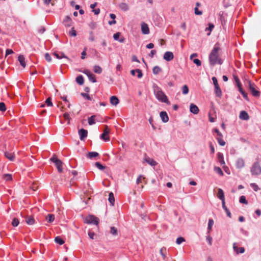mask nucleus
<instances>
[{"mask_svg": "<svg viewBox=\"0 0 261 261\" xmlns=\"http://www.w3.org/2000/svg\"><path fill=\"white\" fill-rule=\"evenodd\" d=\"M86 50V48H85L84 49V50L81 53V59H85V56L87 55Z\"/></svg>", "mask_w": 261, "mask_h": 261, "instance_id": "e2e57ef3", "label": "nucleus"}, {"mask_svg": "<svg viewBox=\"0 0 261 261\" xmlns=\"http://www.w3.org/2000/svg\"><path fill=\"white\" fill-rule=\"evenodd\" d=\"M45 58L47 62H50L51 61V58L50 55L48 53H46L45 55Z\"/></svg>", "mask_w": 261, "mask_h": 261, "instance_id": "13d9d810", "label": "nucleus"}, {"mask_svg": "<svg viewBox=\"0 0 261 261\" xmlns=\"http://www.w3.org/2000/svg\"><path fill=\"white\" fill-rule=\"evenodd\" d=\"M53 55L55 56L57 59H61L62 58H67V57L63 53H57L54 52Z\"/></svg>", "mask_w": 261, "mask_h": 261, "instance_id": "a878e982", "label": "nucleus"}, {"mask_svg": "<svg viewBox=\"0 0 261 261\" xmlns=\"http://www.w3.org/2000/svg\"><path fill=\"white\" fill-rule=\"evenodd\" d=\"M95 166L99 170H103L105 169L106 167L101 164L99 162H96Z\"/></svg>", "mask_w": 261, "mask_h": 261, "instance_id": "c9c22d12", "label": "nucleus"}, {"mask_svg": "<svg viewBox=\"0 0 261 261\" xmlns=\"http://www.w3.org/2000/svg\"><path fill=\"white\" fill-rule=\"evenodd\" d=\"M110 233L114 236L117 235L118 231L117 228L114 226L111 227Z\"/></svg>", "mask_w": 261, "mask_h": 261, "instance_id": "e433bc0d", "label": "nucleus"}, {"mask_svg": "<svg viewBox=\"0 0 261 261\" xmlns=\"http://www.w3.org/2000/svg\"><path fill=\"white\" fill-rule=\"evenodd\" d=\"M136 72L138 73L137 76L138 78H141L142 77L143 74L142 73V71L140 69H136Z\"/></svg>", "mask_w": 261, "mask_h": 261, "instance_id": "bf43d9fd", "label": "nucleus"}, {"mask_svg": "<svg viewBox=\"0 0 261 261\" xmlns=\"http://www.w3.org/2000/svg\"><path fill=\"white\" fill-rule=\"evenodd\" d=\"M119 100L116 96H112L110 98V102L112 105L116 106L118 104Z\"/></svg>", "mask_w": 261, "mask_h": 261, "instance_id": "6ab92c4d", "label": "nucleus"}, {"mask_svg": "<svg viewBox=\"0 0 261 261\" xmlns=\"http://www.w3.org/2000/svg\"><path fill=\"white\" fill-rule=\"evenodd\" d=\"M217 158L218 162H219L220 164L222 166L223 165L224 166L225 165V161L224 160L223 158V155L222 153L219 152L217 154Z\"/></svg>", "mask_w": 261, "mask_h": 261, "instance_id": "dca6fc26", "label": "nucleus"}, {"mask_svg": "<svg viewBox=\"0 0 261 261\" xmlns=\"http://www.w3.org/2000/svg\"><path fill=\"white\" fill-rule=\"evenodd\" d=\"M76 82L80 85H83L84 80L83 76L81 75L77 76L76 78Z\"/></svg>", "mask_w": 261, "mask_h": 261, "instance_id": "c756f323", "label": "nucleus"}, {"mask_svg": "<svg viewBox=\"0 0 261 261\" xmlns=\"http://www.w3.org/2000/svg\"><path fill=\"white\" fill-rule=\"evenodd\" d=\"M212 81L213 82V84L214 85V86H218L219 85L218 83L217 79V78L216 77H212Z\"/></svg>", "mask_w": 261, "mask_h": 261, "instance_id": "338daca9", "label": "nucleus"}, {"mask_svg": "<svg viewBox=\"0 0 261 261\" xmlns=\"http://www.w3.org/2000/svg\"><path fill=\"white\" fill-rule=\"evenodd\" d=\"M45 104L48 107L53 106V103L51 102V98L50 97H48L46 99L45 102Z\"/></svg>", "mask_w": 261, "mask_h": 261, "instance_id": "c03bdc74", "label": "nucleus"}, {"mask_svg": "<svg viewBox=\"0 0 261 261\" xmlns=\"http://www.w3.org/2000/svg\"><path fill=\"white\" fill-rule=\"evenodd\" d=\"M94 71L96 73L100 74L102 72V69L100 66L95 65L94 67Z\"/></svg>", "mask_w": 261, "mask_h": 261, "instance_id": "72a5a7b5", "label": "nucleus"}, {"mask_svg": "<svg viewBox=\"0 0 261 261\" xmlns=\"http://www.w3.org/2000/svg\"><path fill=\"white\" fill-rule=\"evenodd\" d=\"M121 35V33L120 32H117L114 34L113 38L115 40H119V37Z\"/></svg>", "mask_w": 261, "mask_h": 261, "instance_id": "5fc2aeb1", "label": "nucleus"}, {"mask_svg": "<svg viewBox=\"0 0 261 261\" xmlns=\"http://www.w3.org/2000/svg\"><path fill=\"white\" fill-rule=\"evenodd\" d=\"M154 94L156 98L162 102H165L167 105H170V102L168 100L167 96L165 93L159 89H156L154 90Z\"/></svg>", "mask_w": 261, "mask_h": 261, "instance_id": "7ed1b4c3", "label": "nucleus"}, {"mask_svg": "<svg viewBox=\"0 0 261 261\" xmlns=\"http://www.w3.org/2000/svg\"><path fill=\"white\" fill-rule=\"evenodd\" d=\"M215 93L217 96L220 97L222 96V91L219 86H215Z\"/></svg>", "mask_w": 261, "mask_h": 261, "instance_id": "5701e85b", "label": "nucleus"}, {"mask_svg": "<svg viewBox=\"0 0 261 261\" xmlns=\"http://www.w3.org/2000/svg\"><path fill=\"white\" fill-rule=\"evenodd\" d=\"M63 116H64V119L65 120H67L68 121V123H67L69 124V123H70V118L69 114L67 113H65L64 114Z\"/></svg>", "mask_w": 261, "mask_h": 261, "instance_id": "8fccbe9b", "label": "nucleus"}, {"mask_svg": "<svg viewBox=\"0 0 261 261\" xmlns=\"http://www.w3.org/2000/svg\"><path fill=\"white\" fill-rule=\"evenodd\" d=\"M194 13L196 15H200L202 14V11H199L197 7L194 8Z\"/></svg>", "mask_w": 261, "mask_h": 261, "instance_id": "603ef678", "label": "nucleus"}, {"mask_svg": "<svg viewBox=\"0 0 261 261\" xmlns=\"http://www.w3.org/2000/svg\"><path fill=\"white\" fill-rule=\"evenodd\" d=\"M217 197L221 201L225 200L224 193L223 191L220 188L218 190Z\"/></svg>", "mask_w": 261, "mask_h": 261, "instance_id": "f3484780", "label": "nucleus"}, {"mask_svg": "<svg viewBox=\"0 0 261 261\" xmlns=\"http://www.w3.org/2000/svg\"><path fill=\"white\" fill-rule=\"evenodd\" d=\"M237 167L238 168H242L245 166V162L243 159L239 158L236 162Z\"/></svg>", "mask_w": 261, "mask_h": 261, "instance_id": "2eb2a0df", "label": "nucleus"}, {"mask_svg": "<svg viewBox=\"0 0 261 261\" xmlns=\"http://www.w3.org/2000/svg\"><path fill=\"white\" fill-rule=\"evenodd\" d=\"M89 35H90V36H89V40H90V41H94V40H95V37H94V36L93 32H92V31H91V32H90L89 33Z\"/></svg>", "mask_w": 261, "mask_h": 261, "instance_id": "6e6d98bb", "label": "nucleus"}, {"mask_svg": "<svg viewBox=\"0 0 261 261\" xmlns=\"http://www.w3.org/2000/svg\"><path fill=\"white\" fill-rule=\"evenodd\" d=\"M145 161L149 165L154 166L157 165V163L154 161L152 159L148 158L145 159Z\"/></svg>", "mask_w": 261, "mask_h": 261, "instance_id": "c85d7f7f", "label": "nucleus"}, {"mask_svg": "<svg viewBox=\"0 0 261 261\" xmlns=\"http://www.w3.org/2000/svg\"><path fill=\"white\" fill-rule=\"evenodd\" d=\"M161 71V68L158 66H154L152 69V72L154 74H158Z\"/></svg>", "mask_w": 261, "mask_h": 261, "instance_id": "f704fd0d", "label": "nucleus"}, {"mask_svg": "<svg viewBox=\"0 0 261 261\" xmlns=\"http://www.w3.org/2000/svg\"><path fill=\"white\" fill-rule=\"evenodd\" d=\"M190 112L194 114H197L199 112V109L197 106L193 103H191L190 106Z\"/></svg>", "mask_w": 261, "mask_h": 261, "instance_id": "ddd939ff", "label": "nucleus"}, {"mask_svg": "<svg viewBox=\"0 0 261 261\" xmlns=\"http://www.w3.org/2000/svg\"><path fill=\"white\" fill-rule=\"evenodd\" d=\"M96 117L95 115H92L90 117L88 118V123L89 125H91L95 123V118Z\"/></svg>", "mask_w": 261, "mask_h": 261, "instance_id": "7c9ffc66", "label": "nucleus"}, {"mask_svg": "<svg viewBox=\"0 0 261 261\" xmlns=\"http://www.w3.org/2000/svg\"><path fill=\"white\" fill-rule=\"evenodd\" d=\"M5 155L10 161H13L14 160L15 156L14 153L6 152L5 153Z\"/></svg>", "mask_w": 261, "mask_h": 261, "instance_id": "4be33fe9", "label": "nucleus"}, {"mask_svg": "<svg viewBox=\"0 0 261 261\" xmlns=\"http://www.w3.org/2000/svg\"><path fill=\"white\" fill-rule=\"evenodd\" d=\"M25 222L29 225H33L35 223L33 217L30 216L25 218Z\"/></svg>", "mask_w": 261, "mask_h": 261, "instance_id": "412c9836", "label": "nucleus"}, {"mask_svg": "<svg viewBox=\"0 0 261 261\" xmlns=\"http://www.w3.org/2000/svg\"><path fill=\"white\" fill-rule=\"evenodd\" d=\"M89 80L91 81L93 83H95L96 82L95 76L94 74H93L92 73H91L89 76H88Z\"/></svg>", "mask_w": 261, "mask_h": 261, "instance_id": "58836bf2", "label": "nucleus"}, {"mask_svg": "<svg viewBox=\"0 0 261 261\" xmlns=\"http://www.w3.org/2000/svg\"><path fill=\"white\" fill-rule=\"evenodd\" d=\"M81 94L83 97H86L88 100H91V97L88 94L84 93H81Z\"/></svg>", "mask_w": 261, "mask_h": 261, "instance_id": "680f3d73", "label": "nucleus"}, {"mask_svg": "<svg viewBox=\"0 0 261 261\" xmlns=\"http://www.w3.org/2000/svg\"><path fill=\"white\" fill-rule=\"evenodd\" d=\"M46 220L48 223L53 222L55 220V216L54 214H49L46 216Z\"/></svg>", "mask_w": 261, "mask_h": 261, "instance_id": "cd10ccee", "label": "nucleus"}, {"mask_svg": "<svg viewBox=\"0 0 261 261\" xmlns=\"http://www.w3.org/2000/svg\"><path fill=\"white\" fill-rule=\"evenodd\" d=\"M220 48L218 46H215L209 55V61L211 66H214L216 64H221L222 60L219 58L218 51Z\"/></svg>", "mask_w": 261, "mask_h": 261, "instance_id": "f257e3e1", "label": "nucleus"}, {"mask_svg": "<svg viewBox=\"0 0 261 261\" xmlns=\"http://www.w3.org/2000/svg\"><path fill=\"white\" fill-rule=\"evenodd\" d=\"M185 239L184 238H182V237H179V238H178L176 239V243L177 244H180L182 242H185Z\"/></svg>", "mask_w": 261, "mask_h": 261, "instance_id": "3c124183", "label": "nucleus"}, {"mask_svg": "<svg viewBox=\"0 0 261 261\" xmlns=\"http://www.w3.org/2000/svg\"><path fill=\"white\" fill-rule=\"evenodd\" d=\"M214 224V221L213 219H210L208 220L207 229L210 231L212 229V227Z\"/></svg>", "mask_w": 261, "mask_h": 261, "instance_id": "a19ab883", "label": "nucleus"}, {"mask_svg": "<svg viewBox=\"0 0 261 261\" xmlns=\"http://www.w3.org/2000/svg\"><path fill=\"white\" fill-rule=\"evenodd\" d=\"M193 62L196 64L197 66H200L201 65V61L198 59H195L193 60Z\"/></svg>", "mask_w": 261, "mask_h": 261, "instance_id": "4d7b16f0", "label": "nucleus"}, {"mask_svg": "<svg viewBox=\"0 0 261 261\" xmlns=\"http://www.w3.org/2000/svg\"><path fill=\"white\" fill-rule=\"evenodd\" d=\"M160 252L164 259H165L166 257V249L165 248H162L160 250Z\"/></svg>", "mask_w": 261, "mask_h": 261, "instance_id": "473e14b6", "label": "nucleus"}, {"mask_svg": "<svg viewBox=\"0 0 261 261\" xmlns=\"http://www.w3.org/2000/svg\"><path fill=\"white\" fill-rule=\"evenodd\" d=\"M141 31L143 34H148L149 33V29L147 24L145 22L141 23Z\"/></svg>", "mask_w": 261, "mask_h": 261, "instance_id": "9b49d317", "label": "nucleus"}, {"mask_svg": "<svg viewBox=\"0 0 261 261\" xmlns=\"http://www.w3.org/2000/svg\"><path fill=\"white\" fill-rule=\"evenodd\" d=\"M18 60L23 68H25L26 64L24 56L23 55H19L18 58Z\"/></svg>", "mask_w": 261, "mask_h": 261, "instance_id": "aec40b11", "label": "nucleus"}, {"mask_svg": "<svg viewBox=\"0 0 261 261\" xmlns=\"http://www.w3.org/2000/svg\"><path fill=\"white\" fill-rule=\"evenodd\" d=\"M4 178L6 180V181H9V180H12V175L11 174H4Z\"/></svg>", "mask_w": 261, "mask_h": 261, "instance_id": "a18cd8bd", "label": "nucleus"}, {"mask_svg": "<svg viewBox=\"0 0 261 261\" xmlns=\"http://www.w3.org/2000/svg\"><path fill=\"white\" fill-rule=\"evenodd\" d=\"M19 223V221L18 220V219L17 218H14L12 222V225L14 226V227H16L18 225Z\"/></svg>", "mask_w": 261, "mask_h": 261, "instance_id": "79ce46f5", "label": "nucleus"}, {"mask_svg": "<svg viewBox=\"0 0 261 261\" xmlns=\"http://www.w3.org/2000/svg\"><path fill=\"white\" fill-rule=\"evenodd\" d=\"M98 155V153L96 152H89L87 154L86 156L87 158L92 159L93 158L97 157Z\"/></svg>", "mask_w": 261, "mask_h": 261, "instance_id": "393cba45", "label": "nucleus"}, {"mask_svg": "<svg viewBox=\"0 0 261 261\" xmlns=\"http://www.w3.org/2000/svg\"><path fill=\"white\" fill-rule=\"evenodd\" d=\"M63 23L65 27H69L71 26L72 21L71 18L69 16H66L64 20L63 21Z\"/></svg>", "mask_w": 261, "mask_h": 261, "instance_id": "f8f14e48", "label": "nucleus"}, {"mask_svg": "<svg viewBox=\"0 0 261 261\" xmlns=\"http://www.w3.org/2000/svg\"><path fill=\"white\" fill-rule=\"evenodd\" d=\"M214 28V24H213L212 23H210L208 28H206L205 29V31L209 30L211 32V31H212V30Z\"/></svg>", "mask_w": 261, "mask_h": 261, "instance_id": "774afa93", "label": "nucleus"}, {"mask_svg": "<svg viewBox=\"0 0 261 261\" xmlns=\"http://www.w3.org/2000/svg\"><path fill=\"white\" fill-rule=\"evenodd\" d=\"M144 179L145 178L142 175H140L137 179V184H139V183L142 182V180Z\"/></svg>", "mask_w": 261, "mask_h": 261, "instance_id": "052dcab7", "label": "nucleus"}, {"mask_svg": "<svg viewBox=\"0 0 261 261\" xmlns=\"http://www.w3.org/2000/svg\"><path fill=\"white\" fill-rule=\"evenodd\" d=\"M247 87L251 94L255 97H258L260 96V92L258 91L255 84L250 80L247 81Z\"/></svg>", "mask_w": 261, "mask_h": 261, "instance_id": "f03ea898", "label": "nucleus"}, {"mask_svg": "<svg viewBox=\"0 0 261 261\" xmlns=\"http://www.w3.org/2000/svg\"><path fill=\"white\" fill-rule=\"evenodd\" d=\"M110 131L108 128V126L107 125L105 126V129L103 130V133L101 135L100 138L103 140L105 141H108L110 140L109 137L108 136L109 134Z\"/></svg>", "mask_w": 261, "mask_h": 261, "instance_id": "0eeeda50", "label": "nucleus"}, {"mask_svg": "<svg viewBox=\"0 0 261 261\" xmlns=\"http://www.w3.org/2000/svg\"><path fill=\"white\" fill-rule=\"evenodd\" d=\"M50 160L55 164L58 172L61 173L63 171V162L57 158L56 154H54L52 158L50 159Z\"/></svg>", "mask_w": 261, "mask_h": 261, "instance_id": "39448f33", "label": "nucleus"}, {"mask_svg": "<svg viewBox=\"0 0 261 261\" xmlns=\"http://www.w3.org/2000/svg\"><path fill=\"white\" fill-rule=\"evenodd\" d=\"M79 134L81 140H84L87 137L88 131L84 128H82L79 130Z\"/></svg>", "mask_w": 261, "mask_h": 261, "instance_id": "1a4fd4ad", "label": "nucleus"}, {"mask_svg": "<svg viewBox=\"0 0 261 261\" xmlns=\"http://www.w3.org/2000/svg\"><path fill=\"white\" fill-rule=\"evenodd\" d=\"M119 7L123 11H126L129 9L128 5L124 3H120Z\"/></svg>", "mask_w": 261, "mask_h": 261, "instance_id": "b1692460", "label": "nucleus"}, {"mask_svg": "<svg viewBox=\"0 0 261 261\" xmlns=\"http://www.w3.org/2000/svg\"><path fill=\"white\" fill-rule=\"evenodd\" d=\"M233 249L234 251L236 252L237 254L239 253H243L245 252V249L244 247H240L239 248L237 245V243H234L233 244Z\"/></svg>", "mask_w": 261, "mask_h": 261, "instance_id": "6e6552de", "label": "nucleus"}, {"mask_svg": "<svg viewBox=\"0 0 261 261\" xmlns=\"http://www.w3.org/2000/svg\"><path fill=\"white\" fill-rule=\"evenodd\" d=\"M174 58V55L172 52L171 51H166L164 54V59L167 61H170L173 60Z\"/></svg>", "mask_w": 261, "mask_h": 261, "instance_id": "9d476101", "label": "nucleus"}, {"mask_svg": "<svg viewBox=\"0 0 261 261\" xmlns=\"http://www.w3.org/2000/svg\"><path fill=\"white\" fill-rule=\"evenodd\" d=\"M55 241L60 245H62L64 243V241L59 237H56Z\"/></svg>", "mask_w": 261, "mask_h": 261, "instance_id": "2f4dec72", "label": "nucleus"}, {"mask_svg": "<svg viewBox=\"0 0 261 261\" xmlns=\"http://www.w3.org/2000/svg\"><path fill=\"white\" fill-rule=\"evenodd\" d=\"M108 200L112 205H114L115 198H114V194L112 192H110L109 193Z\"/></svg>", "mask_w": 261, "mask_h": 261, "instance_id": "bb28decb", "label": "nucleus"}, {"mask_svg": "<svg viewBox=\"0 0 261 261\" xmlns=\"http://www.w3.org/2000/svg\"><path fill=\"white\" fill-rule=\"evenodd\" d=\"M6 110V108L5 104L3 102H0V111L4 112V111H5Z\"/></svg>", "mask_w": 261, "mask_h": 261, "instance_id": "09e8293b", "label": "nucleus"}, {"mask_svg": "<svg viewBox=\"0 0 261 261\" xmlns=\"http://www.w3.org/2000/svg\"><path fill=\"white\" fill-rule=\"evenodd\" d=\"M240 202L242 203L247 204V201L246 199V197L244 196H241L240 198Z\"/></svg>", "mask_w": 261, "mask_h": 261, "instance_id": "49530a36", "label": "nucleus"}, {"mask_svg": "<svg viewBox=\"0 0 261 261\" xmlns=\"http://www.w3.org/2000/svg\"><path fill=\"white\" fill-rule=\"evenodd\" d=\"M239 117L240 119L245 120H247L249 118L248 114L246 111H242L241 112Z\"/></svg>", "mask_w": 261, "mask_h": 261, "instance_id": "a211bd4d", "label": "nucleus"}, {"mask_svg": "<svg viewBox=\"0 0 261 261\" xmlns=\"http://www.w3.org/2000/svg\"><path fill=\"white\" fill-rule=\"evenodd\" d=\"M214 171L219 174L220 175L223 176V173L221 169L219 167H215Z\"/></svg>", "mask_w": 261, "mask_h": 261, "instance_id": "ea45409f", "label": "nucleus"}, {"mask_svg": "<svg viewBox=\"0 0 261 261\" xmlns=\"http://www.w3.org/2000/svg\"><path fill=\"white\" fill-rule=\"evenodd\" d=\"M182 93L184 94H187L189 92V88H188V87L185 85H184L182 88Z\"/></svg>", "mask_w": 261, "mask_h": 261, "instance_id": "37998d69", "label": "nucleus"}, {"mask_svg": "<svg viewBox=\"0 0 261 261\" xmlns=\"http://www.w3.org/2000/svg\"><path fill=\"white\" fill-rule=\"evenodd\" d=\"M222 137H218L217 139L218 142V143L221 146H224L225 145V142L222 139Z\"/></svg>", "mask_w": 261, "mask_h": 261, "instance_id": "4c0bfd02", "label": "nucleus"}, {"mask_svg": "<svg viewBox=\"0 0 261 261\" xmlns=\"http://www.w3.org/2000/svg\"><path fill=\"white\" fill-rule=\"evenodd\" d=\"M89 26L90 29L93 30L95 29L97 27V24L96 22L92 21L89 24Z\"/></svg>", "mask_w": 261, "mask_h": 261, "instance_id": "de8ad7c7", "label": "nucleus"}, {"mask_svg": "<svg viewBox=\"0 0 261 261\" xmlns=\"http://www.w3.org/2000/svg\"><path fill=\"white\" fill-rule=\"evenodd\" d=\"M84 222L87 224H93L97 225L99 223V219L93 215H89L85 219Z\"/></svg>", "mask_w": 261, "mask_h": 261, "instance_id": "423d86ee", "label": "nucleus"}, {"mask_svg": "<svg viewBox=\"0 0 261 261\" xmlns=\"http://www.w3.org/2000/svg\"><path fill=\"white\" fill-rule=\"evenodd\" d=\"M69 35L72 36H75L76 35V31L74 30V28H72L71 31L69 32Z\"/></svg>", "mask_w": 261, "mask_h": 261, "instance_id": "0e129e2a", "label": "nucleus"}, {"mask_svg": "<svg viewBox=\"0 0 261 261\" xmlns=\"http://www.w3.org/2000/svg\"><path fill=\"white\" fill-rule=\"evenodd\" d=\"M250 172L253 176H257L261 174V166L259 162H254L251 168Z\"/></svg>", "mask_w": 261, "mask_h": 261, "instance_id": "20e7f679", "label": "nucleus"}, {"mask_svg": "<svg viewBox=\"0 0 261 261\" xmlns=\"http://www.w3.org/2000/svg\"><path fill=\"white\" fill-rule=\"evenodd\" d=\"M250 186L255 191H257L259 190L258 186L255 183H252L250 184Z\"/></svg>", "mask_w": 261, "mask_h": 261, "instance_id": "864d4df0", "label": "nucleus"}, {"mask_svg": "<svg viewBox=\"0 0 261 261\" xmlns=\"http://www.w3.org/2000/svg\"><path fill=\"white\" fill-rule=\"evenodd\" d=\"M13 53V51L11 49H7L6 51V57L8 55L12 54Z\"/></svg>", "mask_w": 261, "mask_h": 261, "instance_id": "69168bd1", "label": "nucleus"}, {"mask_svg": "<svg viewBox=\"0 0 261 261\" xmlns=\"http://www.w3.org/2000/svg\"><path fill=\"white\" fill-rule=\"evenodd\" d=\"M160 117L161 118L162 120L164 122H167L169 120V117L168 116V115L167 113L165 111H162L160 113Z\"/></svg>", "mask_w": 261, "mask_h": 261, "instance_id": "4468645a", "label": "nucleus"}]
</instances>
